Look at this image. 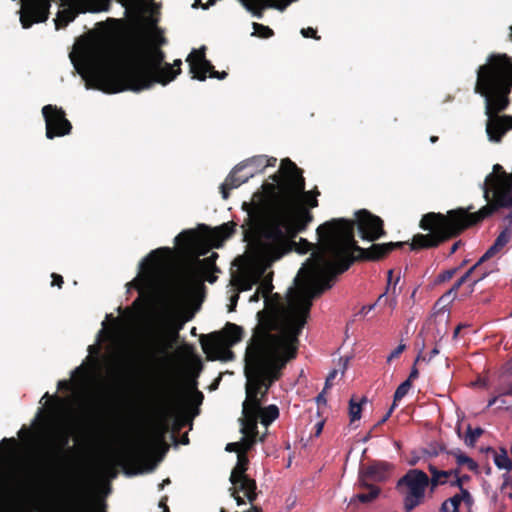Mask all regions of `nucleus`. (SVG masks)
Instances as JSON below:
<instances>
[{"instance_id": "nucleus-1", "label": "nucleus", "mask_w": 512, "mask_h": 512, "mask_svg": "<svg viewBox=\"0 0 512 512\" xmlns=\"http://www.w3.org/2000/svg\"><path fill=\"white\" fill-rule=\"evenodd\" d=\"M158 19L137 13L135 25L138 37L130 45L125 61L106 63L93 67L88 81L92 87L108 94L123 91L140 92L158 83L163 86L173 81L181 72V59L173 64L165 62L162 46L168 43Z\"/></svg>"}, {"instance_id": "nucleus-2", "label": "nucleus", "mask_w": 512, "mask_h": 512, "mask_svg": "<svg viewBox=\"0 0 512 512\" xmlns=\"http://www.w3.org/2000/svg\"><path fill=\"white\" fill-rule=\"evenodd\" d=\"M311 307L312 303L307 299L300 305L288 308L277 305L269 312L257 313L258 323L245 353L261 389L269 392L281 379L288 362L297 357L299 336Z\"/></svg>"}, {"instance_id": "nucleus-3", "label": "nucleus", "mask_w": 512, "mask_h": 512, "mask_svg": "<svg viewBox=\"0 0 512 512\" xmlns=\"http://www.w3.org/2000/svg\"><path fill=\"white\" fill-rule=\"evenodd\" d=\"M483 196L487 204L477 212L468 208H457L446 214L429 212L422 216L419 227L428 231L413 236L410 249L419 251L440 246L442 243L458 237L466 229L490 217L501 208H512V172L507 173L500 164H495L483 184Z\"/></svg>"}, {"instance_id": "nucleus-4", "label": "nucleus", "mask_w": 512, "mask_h": 512, "mask_svg": "<svg viewBox=\"0 0 512 512\" xmlns=\"http://www.w3.org/2000/svg\"><path fill=\"white\" fill-rule=\"evenodd\" d=\"M270 178L273 183H264L263 191L254 193L252 201L242 205L247 212L242 225L245 236L267 229L266 238L278 239L282 236L281 227L289 224V216L296 211V197L305 187L302 169L285 158L281 160L279 171Z\"/></svg>"}, {"instance_id": "nucleus-5", "label": "nucleus", "mask_w": 512, "mask_h": 512, "mask_svg": "<svg viewBox=\"0 0 512 512\" xmlns=\"http://www.w3.org/2000/svg\"><path fill=\"white\" fill-rule=\"evenodd\" d=\"M316 234L320 238L316 254L315 272L328 277L326 285L315 287L312 300L332 287L338 274L347 271L354 262H376L386 258L392 251L402 248L407 242L374 243L369 248L360 247L353 235V226L344 220H329L319 225Z\"/></svg>"}, {"instance_id": "nucleus-6", "label": "nucleus", "mask_w": 512, "mask_h": 512, "mask_svg": "<svg viewBox=\"0 0 512 512\" xmlns=\"http://www.w3.org/2000/svg\"><path fill=\"white\" fill-rule=\"evenodd\" d=\"M512 63L507 54H491L477 69L474 92L485 98L486 134L488 140L500 143L512 129V115H500L510 105Z\"/></svg>"}, {"instance_id": "nucleus-7", "label": "nucleus", "mask_w": 512, "mask_h": 512, "mask_svg": "<svg viewBox=\"0 0 512 512\" xmlns=\"http://www.w3.org/2000/svg\"><path fill=\"white\" fill-rule=\"evenodd\" d=\"M314 215L306 207H299L296 211L289 216V224L281 227L282 236L278 239H269L267 237V229H261L258 234L260 241V249L263 257L268 262V265H273L275 262L282 259L285 255L295 251L299 254H306L313 251L312 259L307 269L302 268L299 273H303V281L307 284V293L300 295L291 305H300L304 297L311 296L314 293L315 287L326 285L328 277L318 275L315 272L316 254L320 251V238L317 235L318 243L313 244L305 238H300L296 241L297 236L307 230L310 223L313 221Z\"/></svg>"}, {"instance_id": "nucleus-8", "label": "nucleus", "mask_w": 512, "mask_h": 512, "mask_svg": "<svg viewBox=\"0 0 512 512\" xmlns=\"http://www.w3.org/2000/svg\"><path fill=\"white\" fill-rule=\"evenodd\" d=\"M218 254L213 252L209 257L197 260L195 267H190L177 275L170 287V296L174 303L184 304L203 285V276L211 272H218L216 260Z\"/></svg>"}, {"instance_id": "nucleus-9", "label": "nucleus", "mask_w": 512, "mask_h": 512, "mask_svg": "<svg viewBox=\"0 0 512 512\" xmlns=\"http://www.w3.org/2000/svg\"><path fill=\"white\" fill-rule=\"evenodd\" d=\"M244 333L241 326L227 322L221 331L202 335L200 343L209 359L230 361L234 358L230 348L242 341Z\"/></svg>"}, {"instance_id": "nucleus-10", "label": "nucleus", "mask_w": 512, "mask_h": 512, "mask_svg": "<svg viewBox=\"0 0 512 512\" xmlns=\"http://www.w3.org/2000/svg\"><path fill=\"white\" fill-rule=\"evenodd\" d=\"M427 487H429V477L420 469H410L399 478L396 489L403 496L405 512L413 511L424 502Z\"/></svg>"}, {"instance_id": "nucleus-11", "label": "nucleus", "mask_w": 512, "mask_h": 512, "mask_svg": "<svg viewBox=\"0 0 512 512\" xmlns=\"http://www.w3.org/2000/svg\"><path fill=\"white\" fill-rule=\"evenodd\" d=\"M332 220L349 222L353 226V232L357 228L361 239L368 242H375L387 234L384 229V221L366 209L356 211L354 220L346 218H333Z\"/></svg>"}, {"instance_id": "nucleus-12", "label": "nucleus", "mask_w": 512, "mask_h": 512, "mask_svg": "<svg viewBox=\"0 0 512 512\" xmlns=\"http://www.w3.org/2000/svg\"><path fill=\"white\" fill-rule=\"evenodd\" d=\"M186 61L189 64V73L192 75V79L199 81H205L207 74L211 78H217L223 80L227 77V72H219L215 70L213 64L206 59V47L202 46L199 49H193Z\"/></svg>"}, {"instance_id": "nucleus-13", "label": "nucleus", "mask_w": 512, "mask_h": 512, "mask_svg": "<svg viewBox=\"0 0 512 512\" xmlns=\"http://www.w3.org/2000/svg\"><path fill=\"white\" fill-rule=\"evenodd\" d=\"M42 115L45 120L46 137L54 139L69 135L72 130L71 122L66 118L65 111L61 107L48 104L42 108Z\"/></svg>"}, {"instance_id": "nucleus-14", "label": "nucleus", "mask_w": 512, "mask_h": 512, "mask_svg": "<svg viewBox=\"0 0 512 512\" xmlns=\"http://www.w3.org/2000/svg\"><path fill=\"white\" fill-rule=\"evenodd\" d=\"M50 0H26L21 10L22 27L30 28L34 23L45 22L49 17Z\"/></svg>"}, {"instance_id": "nucleus-15", "label": "nucleus", "mask_w": 512, "mask_h": 512, "mask_svg": "<svg viewBox=\"0 0 512 512\" xmlns=\"http://www.w3.org/2000/svg\"><path fill=\"white\" fill-rule=\"evenodd\" d=\"M272 280H273V272H269L268 274L265 273L258 283V288H257L258 292H261V296L266 299V301H265L266 309L262 310L261 312H269L272 309H274L275 307H277V305H279V306L281 305L284 308H288L290 303H294L295 301H297V299L300 295H304L307 293L306 291H308L307 284L303 283V286L301 287V291L295 297L290 299L288 301L287 305H284L282 303L281 297L278 293L274 294L272 299H268L269 294L272 292V290L274 288Z\"/></svg>"}, {"instance_id": "nucleus-16", "label": "nucleus", "mask_w": 512, "mask_h": 512, "mask_svg": "<svg viewBox=\"0 0 512 512\" xmlns=\"http://www.w3.org/2000/svg\"><path fill=\"white\" fill-rule=\"evenodd\" d=\"M255 251L258 258V263L251 272L242 275L238 279L237 286L239 291L251 290L253 286L259 283L263 275L266 273L267 269L272 266L268 265V262L263 257L260 249V241L258 239L255 241Z\"/></svg>"}, {"instance_id": "nucleus-17", "label": "nucleus", "mask_w": 512, "mask_h": 512, "mask_svg": "<svg viewBox=\"0 0 512 512\" xmlns=\"http://www.w3.org/2000/svg\"><path fill=\"white\" fill-rule=\"evenodd\" d=\"M391 469V465L383 461H375L359 471L358 487H368L373 482H384Z\"/></svg>"}, {"instance_id": "nucleus-18", "label": "nucleus", "mask_w": 512, "mask_h": 512, "mask_svg": "<svg viewBox=\"0 0 512 512\" xmlns=\"http://www.w3.org/2000/svg\"><path fill=\"white\" fill-rule=\"evenodd\" d=\"M245 366H244V374L246 376L247 382L245 385L246 391V399L243 402V410L247 409H260V405L262 404V399H259V393L261 392V388L259 386V381L256 380L254 373L249 368V361L247 356H244Z\"/></svg>"}, {"instance_id": "nucleus-19", "label": "nucleus", "mask_w": 512, "mask_h": 512, "mask_svg": "<svg viewBox=\"0 0 512 512\" xmlns=\"http://www.w3.org/2000/svg\"><path fill=\"white\" fill-rule=\"evenodd\" d=\"M70 442V433L67 430H60L56 433L48 453L49 464L58 466L67 455L66 447Z\"/></svg>"}, {"instance_id": "nucleus-20", "label": "nucleus", "mask_w": 512, "mask_h": 512, "mask_svg": "<svg viewBox=\"0 0 512 512\" xmlns=\"http://www.w3.org/2000/svg\"><path fill=\"white\" fill-rule=\"evenodd\" d=\"M236 480L238 482H231L232 487L229 490L237 505H242L245 503L243 498L239 495L240 492L244 494L250 503H253L257 498L256 481L249 476L244 478H237Z\"/></svg>"}, {"instance_id": "nucleus-21", "label": "nucleus", "mask_w": 512, "mask_h": 512, "mask_svg": "<svg viewBox=\"0 0 512 512\" xmlns=\"http://www.w3.org/2000/svg\"><path fill=\"white\" fill-rule=\"evenodd\" d=\"M68 500L74 512H94L90 501L89 489L82 483H78L73 487Z\"/></svg>"}, {"instance_id": "nucleus-22", "label": "nucleus", "mask_w": 512, "mask_h": 512, "mask_svg": "<svg viewBox=\"0 0 512 512\" xmlns=\"http://www.w3.org/2000/svg\"><path fill=\"white\" fill-rule=\"evenodd\" d=\"M293 0H240L242 5L257 18L263 17L266 8L283 11Z\"/></svg>"}, {"instance_id": "nucleus-23", "label": "nucleus", "mask_w": 512, "mask_h": 512, "mask_svg": "<svg viewBox=\"0 0 512 512\" xmlns=\"http://www.w3.org/2000/svg\"><path fill=\"white\" fill-rule=\"evenodd\" d=\"M244 168L245 165H236L228 174L225 181L221 184L220 192L223 199H228L232 189L238 188L241 184L247 182L251 177H253L254 173L238 175Z\"/></svg>"}, {"instance_id": "nucleus-24", "label": "nucleus", "mask_w": 512, "mask_h": 512, "mask_svg": "<svg viewBox=\"0 0 512 512\" xmlns=\"http://www.w3.org/2000/svg\"><path fill=\"white\" fill-rule=\"evenodd\" d=\"M243 420H242V428L241 433L246 436H253L258 438V419H259V409H247L243 410Z\"/></svg>"}, {"instance_id": "nucleus-25", "label": "nucleus", "mask_w": 512, "mask_h": 512, "mask_svg": "<svg viewBox=\"0 0 512 512\" xmlns=\"http://www.w3.org/2000/svg\"><path fill=\"white\" fill-rule=\"evenodd\" d=\"M65 2H70L76 5L79 8V12H102L108 11L110 8L111 0H64Z\"/></svg>"}, {"instance_id": "nucleus-26", "label": "nucleus", "mask_w": 512, "mask_h": 512, "mask_svg": "<svg viewBox=\"0 0 512 512\" xmlns=\"http://www.w3.org/2000/svg\"><path fill=\"white\" fill-rule=\"evenodd\" d=\"M320 195V192L317 188L314 191H301L295 200V209L299 207H306L309 211L311 208H316L318 206L317 196Z\"/></svg>"}, {"instance_id": "nucleus-27", "label": "nucleus", "mask_w": 512, "mask_h": 512, "mask_svg": "<svg viewBox=\"0 0 512 512\" xmlns=\"http://www.w3.org/2000/svg\"><path fill=\"white\" fill-rule=\"evenodd\" d=\"M65 4L72 6V8L64 9L59 11L57 14V18L55 19L56 29L59 30L61 28L66 27L69 23L73 22L79 12V8L70 2L62 1Z\"/></svg>"}, {"instance_id": "nucleus-28", "label": "nucleus", "mask_w": 512, "mask_h": 512, "mask_svg": "<svg viewBox=\"0 0 512 512\" xmlns=\"http://www.w3.org/2000/svg\"><path fill=\"white\" fill-rule=\"evenodd\" d=\"M199 236L195 230H184L175 238L176 245L180 246L184 251L192 250L198 243Z\"/></svg>"}, {"instance_id": "nucleus-29", "label": "nucleus", "mask_w": 512, "mask_h": 512, "mask_svg": "<svg viewBox=\"0 0 512 512\" xmlns=\"http://www.w3.org/2000/svg\"><path fill=\"white\" fill-rule=\"evenodd\" d=\"M476 266H472L469 268L463 276H461L454 284L453 286L440 298V300H454L457 294V291L459 288L470 281V278L477 272Z\"/></svg>"}, {"instance_id": "nucleus-30", "label": "nucleus", "mask_w": 512, "mask_h": 512, "mask_svg": "<svg viewBox=\"0 0 512 512\" xmlns=\"http://www.w3.org/2000/svg\"><path fill=\"white\" fill-rule=\"evenodd\" d=\"M360 489L363 490V492H359L357 493L352 499H351V502L352 503L353 501L357 500L361 503H371L373 502L376 498H378L380 492H381V489L379 486L375 485V484H369L368 487H359Z\"/></svg>"}, {"instance_id": "nucleus-31", "label": "nucleus", "mask_w": 512, "mask_h": 512, "mask_svg": "<svg viewBox=\"0 0 512 512\" xmlns=\"http://www.w3.org/2000/svg\"><path fill=\"white\" fill-rule=\"evenodd\" d=\"M428 470L431 474V478H429V486L431 492H433L439 485H444L447 483L449 474L445 470H439L436 466L429 464Z\"/></svg>"}, {"instance_id": "nucleus-32", "label": "nucleus", "mask_w": 512, "mask_h": 512, "mask_svg": "<svg viewBox=\"0 0 512 512\" xmlns=\"http://www.w3.org/2000/svg\"><path fill=\"white\" fill-rule=\"evenodd\" d=\"M237 458H238L237 464L232 469L231 474H230V478H229L230 482H235V479H237V478H244V477L248 476L246 474V471H247L248 465H249V459H248L247 455H244V453H239ZM236 482H238V481L236 480Z\"/></svg>"}, {"instance_id": "nucleus-33", "label": "nucleus", "mask_w": 512, "mask_h": 512, "mask_svg": "<svg viewBox=\"0 0 512 512\" xmlns=\"http://www.w3.org/2000/svg\"><path fill=\"white\" fill-rule=\"evenodd\" d=\"M488 452L494 454V463L498 469L512 470V459L508 457L507 450L504 447L499 448V453L489 447Z\"/></svg>"}, {"instance_id": "nucleus-34", "label": "nucleus", "mask_w": 512, "mask_h": 512, "mask_svg": "<svg viewBox=\"0 0 512 512\" xmlns=\"http://www.w3.org/2000/svg\"><path fill=\"white\" fill-rule=\"evenodd\" d=\"M447 454L455 457L458 466H467L470 471H476L478 469V464L459 448L449 450Z\"/></svg>"}, {"instance_id": "nucleus-35", "label": "nucleus", "mask_w": 512, "mask_h": 512, "mask_svg": "<svg viewBox=\"0 0 512 512\" xmlns=\"http://www.w3.org/2000/svg\"><path fill=\"white\" fill-rule=\"evenodd\" d=\"M258 415L260 422L263 425L268 426L279 417V409L273 404L264 408L260 406Z\"/></svg>"}, {"instance_id": "nucleus-36", "label": "nucleus", "mask_w": 512, "mask_h": 512, "mask_svg": "<svg viewBox=\"0 0 512 512\" xmlns=\"http://www.w3.org/2000/svg\"><path fill=\"white\" fill-rule=\"evenodd\" d=\"M236 224L234 222L224 223L212 231V236L217 238L220 242L231 237L235 232Z\"/></svg>"}, {"instance_id": "nucleus-37", "label": "nucleus", "mask_w": 512, "mask_h": 512, "mask_svg": "<svg viewBox=\"0 0 512 512\" xmlns=\"http://www.w3.org/2000/svg\"><path fill=\"white\" fill-rule=\"evenodd\" d=\"M240 164L245 165V168L248 166L255 168V172H262L267 167V156H254L241 162Z\"/></svg>"}, {"instance_id": "nucleus-38", "label": "nucleus", "mask_w": 512, "mask_h": 512, "mask_svg": "<svg viewBox=\"0 0 512 512\" xmlns=\"http://www.w3.org/2000/svg\"><path fill=\"white\" fill-rule=\"evenodd\" d=\"M484 433V430L481 427L472 428L471 425H468L466 436L464 438V442L469 447H474L479 437H481Z\"/></svg>"}, {"instance_id": "nucleus-39", "label": "nucleus", "mask_w": 512, "mask_h": 512, "mask_svg": "<svg viewBox=\"0 0 512 512\" xmlns=\"http://www.w3.org/2000/svg\"><path fill=\"white\" fill-rule=\"evenodd\" d=\"M366 402V398L363 397L360 402H355L354 398L349 401V416L350 421L354 422L361 418L362 403Z\"/></svg>"}, {"instance_id": "nucleus-40", "label": "nucleus", "mask_w": 512, "mask_h": 512, "mask_svg": "<svg viewBox=\"0 0 512 512\" xmlns=\"http://www.w3.org/2000/svg\"><path fill=\"white\" fill-rule=\"evenodd\" d=\"M393 273H394V270L391 269L388 271V275H387V287H386V291L384 294H381L379 296V298L377 299V302H380L381 299L385 296V294L387 293H391L392 295H396V285L398 284L399 280H400V275H398L396 277V279L394 280L393 282Z\"/></svg>"}, {"instance_id": "nucleus-41", "label": "nucleus", "mask_w": 512, "mask_h": 512, "mask_svg": "<svg viewBox=\"0 0 512 512\" xmlns=\"http://www.w3.org/2000/svg\"><path fill=\"white\" fill-rule=\"evenodd\" d=\"M412 387V383L409 380H405L402 382L396 389L393 396V404L397 405V402L400 401L403 397L407 395L410 388Z\"/></svg>"}, {"instance_id": "nucleus-42", "label": "nucleus", "mask_w": 512, "mask_h": 512, "mask_svg": "<svg viewBox=\"0 0 512 512\" xmlns=\"http://www.w3.org/2000/svg\"><path fill=\"white\" fill-rule=\"evenodd\" d=\"M253 29H254L253 35H256L260 38H270L274 35V32L270 27L265 26L260 23L254 22Z\"/></svg>"}, {"instance_id": "nucleus-43", "label": "nucleus", "mask_w": 512, "mask_h": 512, "mask_svg": "<svg viewBox=\"0 0 512 512\" xmlns=\"http://www.w3.org/2000/svg\"><path fill=\"white\" fill-rule=\"evenodd\" d=\"M161 396L162 400L167 406H175L179 402L178 395L167 387H165V389L162 391Z\"/></svg>"}, {"instance_id": "nucleus-44", "label": "nucleus", "mask_w": 512, "mask_h": 512, "mask_svg": "<svg viewBox=\"0 0 512 512\" xmlns=\"http://www.w3.org/2000/svg\"><path fill=\"white\" fill-rule=\"evenodd\" d=\"M449 450L446 449V446L443 443H434L431 444L426 450L425 454L429 457H436L440 453H447Z\"/></svg>"}, {"instance_id": "nucleus-45", "label": "nucleus", "mask_w": 512, "mask_h": 512, "mask_svg": "<svg viewBox=\"0 0 512 512\" xmlns=\"http://www.w3.org/2000/svg\"><path fill=\"white\" fill-rule=\"evenodd\" d=\"M257 440H258V438H255L253 436L251 437V436L243 435L242 440L239 442L241 444L240 453H244V455H246V453L254 447Z\"/></svg>"}, {"instance_id": "nucleus-46", "label": "nucleus", "mask_w": 512, "mask_h": 512, "mask_svg": "<svg viewBox=\"0 0 512 512\" xmlns=\"http://www.w3.org/2000/svg\"><path fill=\"white\" fill-rule=\"evenodd\" d=\"M510 240V227H506L495 239L494 244L500 248V250L509 242Z\"/></svg>"}, {"instance_id": "nucleus-47", "label": "nucleus", "mask_w": 512, "mask_h": 512, "mask_svg": "<svg viewBox=\"0 0 512 512\" xmlns=\"http://www.w3.org/2000/svg\"><path fill=\"white\" fill-rule=\"evenodd\" d=\"M499 251L500 248L493 243V245L489 247V249L481 256V258L473 266H476V269L478 270L479 266L483 262L493 257Z\"/></svg>"}, {"instance_id": "nucleus-48", "label": "nucleus", "mask_w": 512, "mask_h": 512, "mask_svg": "<svg viewBox=\"0 0 512 512\" xmlns=\"http://www.w3.org/2000/svg\"><path fill=\"white\" fill-rule=\"evenodd\" d=\"M170 248H158L153 250L147 257V260L152 262V265H157L161 260L162 253H169Z\"/></svg>"}, {"instance_id": "nucleus-49", "label": "nucleus", "mask_w": 512, "mask_h": 512, "mask_svg": "<svg viewBox=\"0 0 512 512\" xmlns=\"http://www.w3.org/2000/svg\"><path fill=\"white\" fill-rule=\"evenodd\" d=\"M458 269L459 268H453V269H448V270H445V271L441 272L437 276L436 282L437 283H444L446 281H449L450 279L453 278V276L456 274Z\"/></svg>"}, {"instance_id": "nucleus-50", "label": "nucleus", "mask_w": 512, "mask_h": 512, "mask_svg": "<svg viewBox=\"0 0 512 512\" xmlns=\"http://www.w3.org/2000/svg\"><path fill=\"white\" fill-rule=\"evenodd\" d=\"M126 10L135 9L137 12L141 9V0H117Z\"/></svg>"}, {"instance_id": "nucleus-51", "label": "nucleus", "mask_w": 512, "mask_h": 512, "mask_svg": "<svg viewBox=\"0 0 512 512\" xmlns=\"http://www.w3.org/2000/svg\"><path fill=\"white\" fill-rule=\"evenodd\" d=\"M489 274V272H484L482 274H480L479 276L475 277L474 279H472V277L470 278V283L467 287V291L465 293V295H470L474 292V287L475 285L480 282L481 280H483L487 275Z\"/></svg>"}, {"instance_id": "nucleus-52", "label": "nucleus", "mask_w": 512, "mask_h": 512, "mask_svg": "<svg viewBox=\"0 0 512 512\" xmlns=\"http://www.w3.org/2000/svg\"><path fill=\"white\" fill-rule=\"evenodd\" d=\"M406 349L405 344H399L387 357V362L391 363L394 359H397L400 357V355L404 352Z\"/></svg>"}, {"instance_id": "nucleus-53", "label": "nucleus", "mask_w": 512, "mask_h": 512, "mask_svg": "<svg viewBox=\"0 0 512 512\" xmlns=\"http://www.w3.org/2000/svg\"><path fill=\"white\" fill-rule=\"evenodd\" d=\"M395 407H396L395 404L391 405L390 409L386 412V414L383 415V417L373 426V428L371 429V432L376 430L381 425H383L390 418V416L393 413Z\"/></svg>"}, {"instance_id": "nucleus-54", "label": "nucleus", "mask_w": 512, "mask_h": 512, "mask_svg": "<svg viewBox=\"0 0 512 512\" xmlns=\"http://www.w3.org/2000/svg\"><path fill=\"white\" fill-rule=\"evenodd\" d=\"M301 34L303 35V37L305 38H314V39H320L319 36H317V31L312 28V27H307V28H303L301 30Z\"/></svg>"}, {"instance_id": "nucleus-55", "label": "nucleus", "mask_w": 512, "mask_h": 512, "mask_svg": "<svg viewBox=\"0 0 512 512\" xmlns=\"http://www.w3.org/2000/svg\"><path fill=\"white\" fill-rule=\"evenodd\" d=\"M338 374V371L336 369H333L329 372L328 376L326 377L324 390H328L332 387V381L336 378Z\"/></svg>"}, {"instance_id": "nucleus-56", "label": "nucleus", "mask_w": 512, "mask_h": 512, "mask_svg": "<svg viewBox=\"0 0 512 512\" xmlns=\"http://www.w3.org/2000/svg\"><path fill=\"white\" fill-rule=\"evenodd\" d=\"M448 503L451 504L453 511H459V506L461 504V498L460 495L456 494L453 497L447 499Z\"/></svg>"}, {"instance_id": "nucleus-57", "label": "nucleus", "mask_w": 512, "mask_h": 512, "mask_svg": "<svg viewBox=\"0 0 512 512\" xmlns=\"http://www.w3.org/2000/svg\"><path fill=\"white\" fill-rule=\"evenodd\" d=\"M470 477L468 475H464L462 477H456L455 480L450 482V485L453 487H457L459 489L463 488V482L468 481Z\"/></svg>"}, {"instance_id": "nucleus-58", "label": "nucleus", "mask_w": 512, "mask_h": 512, "mask_svg": "<svg viewBox=\"0 0 512 512\" xmlns=\"http://www.w3.org/2000/svg\"><path fill=\"white\" fill-rule=\"evenodd\" d=\"M420 358H421V356L418 355V357L415 360V363H417L420 360ZM418 376H419V371L416 368V364H414V366L412 367V369L410 371V374H409V376H408V378L406 380H409L412 383V381L417 379Z\"/></svg>"}, {"instance_id": "nucleus-59", "label": "nucleus", "mask_w": 512, "mask_h": 512, "mask_svg": "<svg viewBox=\"0 0 512 512\" xmlns=\"http://www.w3.org/2000/svg\"><path fill=\"white\" fill-rule=\"evenodd\" d=\"M51 278H52V282H51L52 286H57L59 288L62 287L64 280L61 275H59L57 273H52Z\"/></svg>"}, {"instance_id": "nucleus-60", "label": "nucleus", "mask_w": 512, "mask_h": 512, "mask_svg": "<svg viewBox=\"0 0 512 512\" xmlns=\"http://www.w3.org/2000/svg\"><path fill=\"white\" fill-rule=\"evenodd\" d=\"M228 452H236L238 455L241 450V444L239 442L228 443L225 448Z\"/></svg>"}, {"instance_id": "nucleus-61", "label": "nucleus", "mask_w": 512, "mask_h": 512, "mask_svg": "<svg viewBox=\"0 0 512 512\" xmlns=\"http://www.w3.org/2000/svg\"><path fill=\"white\" fill-rule=\"evenodd\" d=\"M460 491H461V493L459 495H460L461 501L471 504L472 497H471V494L469 493V491L464 488L460 489Z\"/></svg>"}, {"instance_id": "nucleus-62", "label": "nucleus", "mask_w": 512, "mask_h": 512, "mask_svg": "<svg viewBox=\"0 0 512 512\" xmlns=\"http://www.w3.org/2000/svg\"><path fill=\"white\" fill-rule=\"evenodd\" d=\"M193 387L195 389V392H194V400L197 404H201L202 401H203V398H204V395L201 391L197 390L196 389V382L193 383Z\"/></svg>"}, {"instance_id": "nucleus-63", "label": "nucleus", "mask_w": 512, "mask_h": 512, "mask_svg": "<svg viewBox=\"0 0 512 512\" xmlns=\"http://www.w3.org/2000/svg\"><path fill=\"white\" fill-rule=\"evenodd\" d=\"M327 390H322L321 393L318 394V396L316 397V402L318 404V406L320 405H325L327 400H326V397H325V393H326Z\"/></svg>"}, {"instance_id": "nucleus-64", "label": "nucleus", "mask_w": 512, "mask_h": 512, "mask_svg": "<svg viewBox=\"0 0 512 512\" xmlns=\"http://www.w3.org/2000/svg\"><path fill=\"white\" fill-rule=\"evenodd\" d=\"M500 396H512V381L505 386Z\"/></svg>"}]
</instances>
